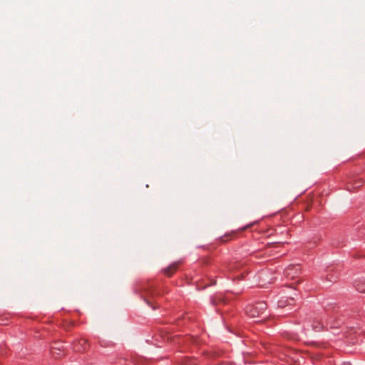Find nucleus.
<instances>
[{
  "label": "nucleus",
  "mask_w": 365,
  "mask_h": 365,
  "mask_svg": "<svg viewBox=\"0 0 365 365\" xmlns=\"http://www.w3.org/2000/svg\"><path fill=\"white\" fill-rule=\"evenodd\" d=\"M279 305L281 307H284L286 306V304L283 300H280V301H279Z\"/></svg>",
  "instance_id": "7"
},
{
  "label": "nucleus",
  "mask_w": 365,
  "mask_h": 365,
  "mask_svg": "<svg viewBox=\"0 0 365 365\" xmlns=\"http://www.w3.org/2000/svg\"><path fill=\"white\" fill-rule=\"evenodd\" d=\"M245 312L249 317L257 319V322L264 321L267 318V304L264 302L247 305Z\"/></svg>",
  "instance_id": "1"
},
{
  "label": "nucleus",
  "mask_w": 365,
  "mask_h": 365,
  "mask_svg": "<svg viewBox=\"0 0 365 365\" xmlns=\"http://www.w3.org/2000/svg\"><path fill=\"white\" fill-rule=\"evenodd\" d=\"M180 262H174L172 264H170L169 267L163 269L164 274L167 275L168 277L172 276V274L177 270L178 264Z\"/></svg>",
  "instance_id": "3"
},
{
  "label": "nucleus",
  "mask_w": 365,
  "mask_h": 365,
  "mask_svg": "<svg viewBox=\"0 0 365 365\" xmlns=\"http://www.w3.org/2000/svg\"><path fill=\"white\" fill-rule=\"evenodd\" d=\"M86 341L85 339H81L76 342L73 345V349L76 351L81 352L86 349Z\"/></svg>",
  "instance_id": "2"
},
{
  "label": "nucleus",
  "mask_w": 365,
  "mask_h": 365,
  "mask_svg": "<svg viewBox=\"0 0 365 365\" xmlns=\"http://www.w3.org/2000/svg\"><path fill=\"white\" fill-rule=\"evenodd\" d=\"M356 289L359 292H361V293H365V285H362L361 284H357L356 285Z\"/></svg>",
  "instance_id": "5"
},
{
  "label": "nucleus",
  "mask_w": 365,
  "mask_h": 365,
  "mask_svg": "<svg viewBox=\"0 0 365 365\" xmlns=\"http://www.w3.org/2000/svg\"><path fill=\"white\" fill-rule=\"evenodd\" d=\"M341 365H351L349 362H344Z\"/></svg>",
  "instance_id": "9"
},
{
  "label": "nucleus",
  "mask_w": 365,
  "mask_h": 365,
  "mask_svg": "<svg viewBox=\"0 0 365 365\" xmlns=\"http://www.w3.org/2000/svg\"><path fill=\"white\" fill-rule=\"evenodd\" d=\"M289 301H290V302H288V304H292V302L294 301V299H293V298H291V299H289Z\"/></svg>",
  "instance_id": "10"
},
{
  "label": "nucleus",
  "mask_w": 365,
  "mask_h": 365,
  "mask_svg": "<svg viewBox=\"0 0 365 365\" xmlns=\"http://www.w3.org/2000/svg\"><path fill=\"white\" fill-rule=\"evenodd\" d=\"M282 245H283L282 243L277 242V243L274 244L272 247L275 248V249H279V248H282Z\"/></svg>",
  "instance_id": "6"
},
{
  "label": "nucleus",
  "mask_w": 365,
  "mask_h": 365,
  "mask_svg": "<svg viewBox=\"0 0 365 365\" xmlns=\"http://www.w3.org/2000/svg\"><path fill=\"white\" fill-rule=\"evenodd\" d=\"M349 184L351 185V187L349 185L347 187L348 190H351V188L356 189L363 185V180L360 178L352 180L349 182Z\"/></svg>",
  "instance_id": "4"
},
{
  "label": "nucleus",
  "mask_w": 365,
  "mask_h": 365,
  "mask_svg": "<svg viewBox=\"0 0 365 365\" xmlns=\"http://www.w3.org/2000/svg\"><path fill=\"white\" fill-rule=\"evenodd\" d=\"M250 226H251V225H247V226L244 227L243 228H242V230H246L247 227H250Z\"/></svg>",
  "instance_id": "8"
}]
</instances>
